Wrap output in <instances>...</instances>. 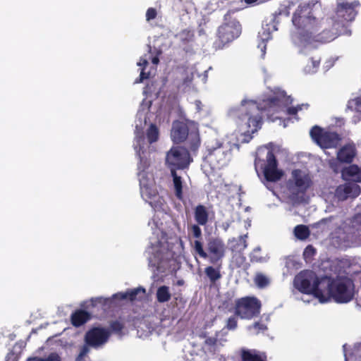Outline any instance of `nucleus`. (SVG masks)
Segmentation results:
<instances>
[{
    "instance_id": "1",
    "label": "nucleus",
    "mask_w": 361,
    "mask_h": 361,
    "mask_svg": "<svg viewBox=\"0 0 361 361\" xmlns=\"http://www.w3.org/2000/svg\"><path fill=\"white\" fill-rule=\"evenodd\" d=\"M360 6L358 1L348 2L345 0H337L336 14L334 17L326 18L325 27L318 35L312 33H297L293 35V40L298 43L322 42L326 43L334 39L344 28L345 23L353 21L357 16V8Z\"/></svg>"
},
{
    "instance_id": "2",
    "label": "nucleus",
    "mask_w": 361,
    "mask_h": 361,
    "mask_svg": "<svg viewBox=\"0 0 361 361\" xmlns=\"http://www.w3.org/2000/svg\"><path fill=\"white\" fill-rule=\"evenodd\" d=\"M135 138L134 143V148L136 151L137 155L140 158V164L138 169L140 171L138 173L140 191L143 198L146 200L157 197V192L155 189L152 188V181L147 179V174L144 170L149 166L147 160H144V154L145 146V139L143 133V126L146 125V116L143 111H139L137 114V120L135 121Z\"/></svg>"
},
{
    "instance_id": "3",
    "label": "nucleus",
    "mask_w": 361,
    "mask_h": 361,
    "mask_svg": "<svg viewBox=\"0 0 361 361\" xmlns=\"http://www.w3.org/2000/svg\"><path fill=\"white\" fill-rule=\"evenodd\" d=\"M259 106L252 100H243L241 104L237 109L230 110V115L234 118H238L242 122L240 128L242 131V142H248L251 139V135L255 133L259 128L261 116H259Z\"/></svg>"
},
{
    "instance_id": "4",
    "label": "nucleus",
    "mask_w": 361,
    "mask_h": 361,
    "mask_svg": "<svg viewBox=\"0 0 361 361\" xmlns=\"http://www.w3.org/2000/svg\"><path fill=\"white\" fill-rule=\"evenodd\" d=\"M292 22L297 31L292 33L291 39L296 45L306 47L313 43L295 42L293 40V35L297 33H312L313 35H318L319 34H316L319 31L317 27L320 22L314 16L313 5L310 4L300 5L293 15Z\"/></svg>"
},
{
    "instance_id": "5",
    "label": "nucleus",
    "mask_w": 361,
    "mask_h": 361,
    "mask_svg": "<svg viewBox=\"0 0 361 361\" xmlns=\"http://www.w3.org/2000/svg\"><path fill=\"white\" fill-rule=\"evenodd\" d=\"M327 290L323 291L327 302L333 298L336 302L344 303L350 301L354 295V285L348 278H337L332 281L328 280Z\"/></svg>"
},
{
    "instance_id": "6",
    "label": "nucleus",
    "mask_w": 361,
    "mask_h": 361,
    "mask_svg": "<svg viewBox=\"0 0 361 361\" xmlns=\"http://www.w3.org/2000/svg\"><path fill=\"white\" fill-rule=\"evenodd\" d=\"M195 252L202 258L208 259L211 264H216L221 262L226 252V246L224 240L219 238H211L208 240L206 250L199 240L194 242Z\"/></svg>"
},
{
    "instance_id": "7",
    "label": "nucleus",
    "mask_w": 361,
    "mask_h": 361,
    "mask_svg": "<svg viewBox=\"0 0 361 361\" xmlns=\"http://www.w3.org/2000/svg\"><path fill=\"white\" fill-rule=\"evenodd\" d=\"M232 145L230 142L219 140L207 143V154L205 159L215 168H221L227 164L231 157Z\"/></svg>"
},
{
    "instance_id": "8",
    "label": "nucleus",
    "mask_w": 361,
    "mask_h": 361,
    "mask_svg": "<svg viewBox=\"0 0 361 361\" xmlns=\"http://www.w3.org/2000/svg\"><path fill=\"white\" fill-rule=\"evenodd\" d=\"M266 149L261 147L257 149V155L255 161V166L256 171L260 167L264 176L265 179L270 182H276L283 176V171L277 167V161L273 152L267 149L266 155V164H263V160L260 159V156L265 152ZM258 173V171H257Z\"/></svg>"
},
{
    "instance_id": "9",
    "label": "nucleus",
    "mask_w": 361,
    "mask_h": 361,
    "mask_svg": "<svg viewBox=\"0 0 361 361\" xmlns=\"http://www.w3.org/2000/svg\"><path fill=\"white\" fill-rule=\"evenodd\" d=\"M242 26L236 19L224 23L217 30L216 38L213 47L216 50L225 48L241 34Z\"/></svg>"
},
{
    "instance_id": "10",
    "label": "nucleus",
    "mask_w": 361,
    "mask_h": 361,
    "mask_svg": "<svg viewBox=\"0 0 361 361\" xmlns=\"http://www.w3.org/2000/svg\"><path fill=\"white\" fill-rule=\"evenodd\" d=\"M310 184L311 180L307 174L298 169L293 170L288 185L291 200L296 202L302 201L303 195Z\"/></svg>"
},
{
    "instance_id": "11",
    "label": "nucleus",
    "mask_w": 361,
    "mask_h": 361,
    "mask_svg": "<svg viewBox=\"0 0 361 361\" xmlns=\"http://www.w3.org/2000/svg\"><path fill=\"white\" fill-rule=\"evenodd\" d=\"M319 283L318 279L312 274L300 273L294 279L295 287L300 292L313 293L320 302H326L323 291L318 288Z\"/></svg>"
},
{
    "instance_id": "12",
    "label": "nucleus",
    "mask_w": 361,
    "mask_h": 361,
    "mask_svg": "<svg viewBox=\"0 0 361 361\" xmlns=\"http://www.w3.org/2000/svg\"><path fill=\"white\" fill-rule=\"evenodd\" d=\"M190 161V154L183 147H173L166 155V165L170 171L183 170L188 167Z\"/></svg>"
},
{
    "instance_id": "13",
    "label": "nucleus",
    "mask_w": 361,
    "mask_h": 361,
    "mask_svg": "<svg viewBox=\"0 0 361 361\" xmlns=\"http://www.w3.org/2000/svg\"><path fill=\"white\" fill-rule=\"evenodd\" d=\"M171 136L176 143L182 142L188 137L192 150L197 149L200 143L197 131L195 130L189 133L186 124L179 121L173 122Z\"/></svg>"
},
{
    "instance_id": "14",
    "label": "nucleus",
    "mask_w": 361,
    "mask_h": 361,
    "mask_svg": "<svg viewBox=\"0 0 361 361\" xmlns=\"http://www.w3.org/2000/svg\"><path fill=\"white\" fill-rule=\"evenodd\" d=\"M260 308L261 303L257 298L245 297L236 301L235 313L242 319H250L259 314Z\"/></svg>"
},
{
    "instance_id": "15",
    "label": "nucleus",
    "mask_w": 361,
    "mask_h": 361,
    "mask_svg": "<svg viewBox=\"0 0 361 361\" xmlns=\"http://www.w3.org/2000/svg\"><path fill=\"white\" fill-rule=\"evenodd\" d=\"M310 135L322 148L336 147L339 143L340 139L336 133L326 131L318 126L311 129Z\"/></svg>"
},
{
    "instance_id": "16",
    "label": "nucleus",
    "mask_w": 361,
    "mask_h": 361,
    "mask_svg": "<svg viewBox=\"0 0 361 361\" xmlns=\"http://www.w3.org/2000/svg\"><path fill=\"white\" fill-rule=\"evenodd\" d=\"M109 336L110 333L106 329L93 328L86 333L85 341L90 347L97 348L108 341Z\"/></svg>"
},
{
    "instance_id": "17",
    "label": "nucleus",
    "mask_w": 361,
    "mask_h": 361,
    "mask_svg": "<svg viewBox=\"0 0 361 361\" xmlns=\"http://www.w3.org/2000/svg\"><path fill=\"white\" fill-rule=\"evenodd\" d=\"M360 193V187L354 183H348L339 185L336 190V196L339 200H345L348 197H356Z\"/></svg>"
},
{
    "instance_id": "18",
    "label": "nucleus",
    "mask_w": 361,
    "mask_h": 361,
    "mask_svg": "<svg viewBox=\"0 0 361 361\" xmlns=\"http://www.w3.org/2000/svg\"><path fill=\"white\" fill-rule=\"evenodd\" d=\"M355 155V149L353 145H346L337 152L338 159L341 162H351Z\"/></svg>"
},
{
    "instance_id": "19",
    "label": "nucleus",
    "mask_w": 361,
    "mask_h": 361,
    "mask_svg": "<svg viewBox=\"0 0 361 361\" xmlns=\"http://www.w3.org/2000/svg\"><path fill=\"white\" fill-rule=\"evenodd\" d=\"M342 176L344 179L361 182V169L357 165H350L342 171Z\"/></svg>"
},
{
    "instance_id": "20",
    "label": "nucleus",
    "mask_w": 361,
    "mask_h": 361,
    "mask_svg": "<svg viewBox=\"0 0 361 361\" xmlns=\"http://www.w3.org/2000/svg\"><path fill=\"white\" fill-rule=\"evenodd\" d=\"M195 219L199 225L204 226L209 220V212L206 207L198 205L195 209Z\"/></svg>"
},
{
    "instance_id": "21",
    "label": "nucleus",
    "mask_w": 361,
    "mask_h": 361,
    "mask_svg": "<svg viewBox=\"0 0 361 361\" xmlns=\"http://www.w3.org/2000/svg\"><path fill=\"white\" fill-rule=\"evenodd\" d=\"M333 243L334 245L339 247H347L350 246L349 235L342 230L339 229L338 235L335 234L333 236Z\"/></svg>"
},
{
    "instance_id": "22",
    "label": "nucleus",
    "mask_w": 361,
    "mask_h": 361,
    "mask_svg": "<svg viewBox=\"0 0 361 361\" xmlns=\"http://www.w3.org/2000/svg\"><path fill=\"white\" fill-rule=\"evenodd\" d=\"M348 108L352 111H355L357 115L353 116V122L355 123L361 120V98H355L348 102Z\"/></svg>"
},
{
    "instance_id": "23",
    "label": "nucleus",
    "mask_w": 361,
    "mask_h": 361,
    "mask_svg": "<svg viewBox=\"0 0 361 361\" xmlns=\"http://www.w3.org/2000/svg\"><path fill=\"white\" fill-rule=\"evenodd\" d=\"M90 318L89 314L83 310H78L71 317L72 324L75 326H80L85 323Z\"/></svg>"
},
{
    "instance_id": "24",
    "label": "nucleus",
    "mask_w": 361,
    "mask_h": 361,
    "mask_svg": "<svg viewBox=\"0 0 361 361\" xmlns=\"http://www.w3.org/2000/svg\"><path fill=\"white\" fill-rule=\"evenodd\" d=\"M171 175L173 178V183L176 195L178 199H181L182 195H183L182 177L178 175L176 171H173V170H172V171H171Z\"/></svg>"
},
{
    "instance_id": "25",
    "label": "nucleus",
    "mask_w": 361,
    "mask_h": 361,
    "mask_svg": "<svg viewBox=\"0 0 361 361\" xmlns=\"http://www.w3.org/2000/svg\"><path fill=\"white\" fill-rule=\"evenodd\" d=\"M321 62V57L316 56V57H312L310 59V61L307 63V64L305 66L304 68V71L307 74H312L317 72Z\"/></svg>"
},
{
    "instance_id": "26",
    "label": "nucleus",
    "mask_w": 361,
    "mask_h": 361,
    "mask_svg": "<svg viewBox=\"0 0 361 361\" xmlns=\"http://www.w3.org/2000/svg\"><path fill=\"white\" fill-rule=\"evenodd\" d=\"M171 294L169 288L166 286H160L157 290V299L159 302H166L170 300Z\"/></svg>"
},
{
    "instance_id": "27",
    "label": "nucleus",
    "mask_w": 361,
    "mask_h": 361,
    "mask_svg": "<svg viewBox=\"0 0 361 361\" xmlns=\"http://www.w3.org/2000/svg\"><path fill=\"white\" fill-rule=\"evenodd\" d=\"M145 293V290L144 288H137L133 289L130 291H128L125 293H120L119 295H121V298H122V299H129L130 300H134L137 298V296L138 295H141L140 296H139V298L144 297Z\"/></svg>"
},
{
    "instance_id": "28",
    "label": "nucleus",
    "mask_w": 361,
    "mask_h": 361,
    "mask_svg": "<svg viewBox=\"0 0 361 361\" xmlns=\"http://www.w3.org/2000/svg\"><path fill=\"white\" fill-rule=\"evenodd\" d=\"M295 237L300 240H305L310 235L309 228L304 225H298L294 228Z\"/></svg>"
},
{
    "instance_id": "29",
    "label": "nucleus",
    "mask_w": 361,
    "mask_h": 361,
    "mask_svg": "<svg viewBox=\"0 0 361 361\" xmlns=\"http://www.w3.org/2000/svg\"><path fill=\"white\" fill-rule=\"evenodd\" d=\"M204 272L209 280L213 283L221 277L219 269L212 266L205 268Z\"/></svg>"
},
{
    "instance_id": "30",
    "label": "nucleus",
    "mask_w": 361,
    "mask_h": 361,
    "mask_svg": "<svg viewBox=\"0 0 361 361\" xmlns=\"http://www.w3.org/2000/svg\"><path fill=\"white\" fill-rule=\"evenodd\" d=\"M243 361H264V358L254 352L243 351L242 353Z\"/></svg>"
},
{
    "instance_id": "31",
    "label": "nucleus",
    "mask_w": 361,
    "mask_h": 361,
    "mask_svg": "<svg viewBox=\"0 0 361 361\" xmlns=\"http://www.w3.org/2000/svg\"><path fill=\"white\" fill-rule=\"evenodd\" d=\"M147 137L149 143L157 141L159 138V130L156 126L151 124L147 131Z\"/></svg>"
},
{
    "instance_id": "32",
    "label": "nucleus",
    "mask_w": 361,
    "mask_h": 361,
    "mask_svg": "<svg viewBox=\"0 0 361 361\" xmlns=\"http://www.w3.org/2000/svg\"><path fill=\"white\" fill-rule=\"evenodd\" d=\"M281 92V98L280 99H272L270 101H269V107H273L274 106H281V104H285L286 105H288V104H290L292 102V99H290L289 97H286L283 94V92Z\"/></svg>"
},
{
    "instance_id": "33",
    "label": "nucleus",
    "mask_w": 361,
    "mask_h": 361,
    "mask_svg": "<svg viewBox=\"0 0 361 361\" xmlns=\"http://www.w3.org/2000/svg\"><path fill=\"white\" fill-rule=\"evenodd\" d=\"M267 329V325L262 322H255L254 324L248 326V330L253 334L264 332Z\"/></svg>"
},
{
    "instance_id": "34",
    "label": "nucleus",
    "mask_w": 361,
    "mask_h": 361,
    "mask_svg": "<svg viewBox=\"0 0 361 361\" xmlns=\"http://www.w3.org/2000/svg\"><path fill=\"white\" fill-rule=\"evenodd\" d=\"M256 285L259 288H264L269 283V279L263 274H257L255 278Z\"/></svg>"
},
{
    "instance_id": "35",
    "label": "nucleus",
    "mask_w": 361,
    "mask_h": 361,
    "mask_svg": "<svg viewBox=\"0 0 361 361\" xmlns=\"http://www.w3.org/2000/svg\"><path fill=\"white\" fill-rule=\"evenodd\" d=\"M309 107L308 104H302L296 106H290L286 108V113L289 115H296L299 111L302 109H307Z\"/></svg>"
},
{
    "instance_id": "36",
    "label": "nucleus",
    "mask_w": 361,
    "mask_h": 361,
    "mask_svg": "<svg viewBox=\"0 0 361 361\" xmlns=\"http://www.w3.org/2000/svg\"><path fill=\"white\" fill-rule=\"evenodd\" d=\"M247 237V235L245 234L244 235H240L239 236L238 238V247H236V249L239 251H242V250H244L247 245V242H246V238Z\"/></svg>"
},
{
    "instance_id": "37",
    "label": "nucleus",
    "mask_w": 361,
    "mask_h": 361,
    "mask_svg": "<svg viewBox=\"0 0 361 361\" xmlns=\"http://www.w3.org/2000/svg\"><path fill=\"white\" fill-rule=\"evenodd\" d=\"M149 72H146L145 69L141 68L140 76L137 78H136V80H135V83L142 82L145 80L149 79Z\"/></svg>"
},
{
    "instance_id": "38",
    "label": "nucleus",
    "mask_w": 361,
    "mask_h": 361,
    "mask_svg": "<svg viewBox=\"0 0 361 361\" xmlns=\"http://www.w3.org/2000/svg\"><path fill=\"white\" fill-rule=\"evenodd\" d=\"M89 346L90 345L86 344L81 347L80 353L76 359L77 361L83 360L84 357L86 356L90 351Z\"/></svg>"
},
{
    "instance_id": "39",
    "label": "nucleus",
    "mask_w": 361,
    "mask_h": 361,
    "mask_svg": "<svg viewBox=\"0 0 361 361\" xmlns=\"http://www.w3.org/2000/svg\"><path fill=\"white\" fill-rule=\"evenodd\" d=\"M157 16V10L154 8H149L146 12V20L150 21L156 18Z\"/></svg>"
},
{
    "instance_id": "40",
    "label": "nucleus",
    "mask_w": 361,
    "mask_h": 361,
    "mask_svg": "<svg viewBox=\"0 0 361 361\" xmlns=\"http://www.w3.org/2000/svg\"><path fill=\"white\" fill-rule=\"evenodd\" d=\"M261 250L260 247H256L254 250H253V252L252 254V260L255 261V262H265L266 261V258L265 257H258V256L257 255V254L258 252H259Z\"/></svg>"
},
{
    "instance_id": "41",
    "label": "nucleus",
    "mask_w": 361,
    "mask_h": 361,
    "mask_svg": "<svg viewBox=\"0 0 361 361\" xmlns=\"http://www.w3.org/2000/svg\"><path fill=\"white\" fill-rule=\"evenodd\" d=\"M149 267H158L159 266V260H160V257H159V255H154L152 257H149Z\"/></svg>"
},
{
    "instance_id": "42",
    "label": "nucleus",
    "mask_w": 361,
    "mask_h": 361,
    "mask_svg": "<svg viewBox=\"0 0 361 361\" xmlns=\"http://www.w3.org/2000/svg\"><path fill=\"white\" fill-rule=\"evenodd\" d=\"M190 231L195 238H200L201 237L202 231L198 225L194 224L191 226Z\"/></svg>"
},
{
    "instance_id": "43",
    "label": "nucleus",
    "mask_w": 361,
    "mask_h": 361,
    "mask_svg": "<svg viewBox=\"0 0 361 361\" xmlns=\"http://www.w3.org/2000/svg\"><path fill=\"white\" fill-rule=\"evenodd\" d=\"M226 327L230 330H233L237 327V319L235 317H231L228 319Z\"/></svg>"
},
{
    "instance_id": "44",
    "label": "nucleus",
    "mask_w": 361,
    "mask_h": 361,
    "mask_svg": "<svg viewBox=\"0 0 361 361\" xmlns=\"http://www.w3.org/2000/svg\"><path fill=\"white\" fill-rule=\"evenodd\" d=\"M148 60L146 57H140L139 61L137 62V65L141 68L146 69L147 66H148Z\"/></svg>"
},
{
    "instance_id": "45",
    "label": "nucleus",
    "mask_w": 361,
    "mask_h": 361,
    "mask_svg": "<svg viewBox=\"0 0 361 361\" xmlns=\"http://www.w3.org/2000/svg\"><path fill=\"white\" fill-rule=\"evenodd\" d=\"M314 252H315V250H314V247L311 245H308L305 248L303 255L305 257H310V256L313 255L314 254Z\"/></svg>"
},
{
    "instance_id": "46",
    "label": "nucleus",
    "mask_w": 361,
    "mask_h": 361,
    "mask_svg": "<svg viewBox=\"0 0 361 361\" xmlns=\"http://www.w3.org/2000/svg\"><path fill=\"white\" fill-rule=\"evenodd\" d=\"M111 328L114 331H119L122 329L123 326L119 322H115L112 323Z\"/></svg>"
},
{
    "instance_id": "47",
    "label": "nucleus",
    "mask_w": 361,
    "mask_h": 361,
    "mask_svg": "<svg viewBox=\"0 0 361 361\" xmlns=\"http://www.w3.org/2000/svg\"><path fill=\"white\" fill-rule=\"evenodd\" d=\"M152 63L157 65L159 63V57L158 56H154L152 59Z\"/></svg>"
},
{
    "instance_id": "48",
    "label": "nucleus",
    "mask_w": 361,
    "mask_h": 361,
    "mask_svg": "<svg viewBox=\"0 0 361 361\" xmlns=\"http://www.w3.org/2000/svg\"><path fill=\"white\" fill-rule=\"evenodd\" d=\"M247 4H252L256 3L258 0H244Z\"/></svg>"
},
{
    "instance_id": "49",
    "label": "nucleus",
    "mask_w": 361,
    "mask_h": 361,
    "mask_svg": "<svg viewBox=\"0 0 361 361\" xmlns=\"http://www.w3.org/2000/svg\"><path fill=\"white\" fill-rule=\"evenodd\" d=\"M329 164H330V165H331V168H332V169H333L336 172V171H337V170H336V167L334 166V165L333 162H332V161H330V162H329Z\"/></svg>"
},
{
    "instance_id": "50",
    "label": "nucleus",
    "mask_w": 361,
    "mask_h": 361,
    "mask_svg": "<svg viewBox=\"0 0 361 361\" xmlns=\"http://www.w3.org/2000/svg\"><path fill=\"white\" fill-rule=\"evenodd\" d=\"M269 90H277V91H279V90H281L280 87H274V89H269Z\"/></svg>"
},
{
    "instance_id": "51",
    "label": "nucleus",
    "mask_w": 361,
    "mask_h": 361,
    "mask_svg": "<svg viewBox=\"0 0 361 361\" xmlns=\"http://www.w3.org/2000/svg\"><path fill=\"white\" fill-rule=\"evenodd\" d=\"M228 16V13H226L225 16H224V20H227V16Z\"/></svg>"
},
{
    "instance_id": "52",
    "label": "nucleus",
    "mask_w": 361,
    "mask_h": 361,
    "mask_svg": "<svg viewBox=\"0 0 361 361\" xmlns=\"http://www.w3.org/2000/svg\"><path fill=\"white\" fill-rule=\"evenodd\" d=\"M267 106L264 105L263 107H261V109H266Z\"/></svg>"
},
{
    "instance_id": "53",
    "label": "nucleus",
    "mask_w": 361,
    "mask_h": 361,
    "mask_svg": "<svg viewBox=\"0 0 361 361\" xmlns=\"http://www.w3.org/2000/svg\"><path fill=\"white\" fill-rule=\"evenodd\" d=\"M228 225L226 226L225 230H226L228 228Z\"/></svg>"
}]
</instances>
